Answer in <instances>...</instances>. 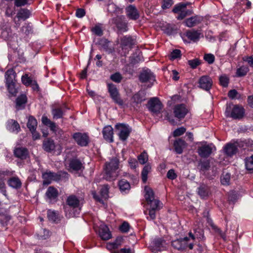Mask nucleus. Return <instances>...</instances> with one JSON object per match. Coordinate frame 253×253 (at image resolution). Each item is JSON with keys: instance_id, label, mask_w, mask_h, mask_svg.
Listing matches in <instances>:
<instances>
[{"instance_id": "1", "label": "nucleus", "mask_w": 253, "mask_h": 253, "mask_svg": "<svg viewBox=\"0 0 253 253\" xmlns=\"http://www.w3.org/2000/svg\"><path fill=\"white\" fill-rule=\"evenodd\" d=\"M119 159L117 157L112 158L109 162H106L103 178L107 181L115 180L119 175L117 170L119 169Z\"/></svg>"}, {"instance_id": "2", "label": "nucleus", "mask_w": 253, "mask_h": 253, "mask_svg": "<svg viewBox=\"0 0 253 253\" xmlns=\"http://www.w3.org/2000/svg\"><path fill=\"white\" fill-rule=\"evenodd\" d=\"M245 113L244 108L238 105H234L231 108L230 106H227L225 111L227 117H230L233 119L240 120L242 119Z\"/></svg>"}, {"instance_id": "3", "label": "nucleus", "mask_w": 253, "mask_h": 253, "mask_svg": "<svg viewBox=\"0 0 253 253\" xmlns=\"http://www.w3.org/2000/svg\"><path fill=\"white\" fill-rule=\"evenodd\" d=\"M108 92L113 101L120 106L124 105V101L121 98L120 94L116 86L113 84H108Z\"/></svg>"}, {"instance_id": "4", "label": "nucleus", "mask_w": 253, "mask_h": 253, "mask_svg": "<svg viewBox=\"0 0 253 253\" xmlns=\"http://www.w3.org/2000/svg\"><path fill=\"white\" fill-rule=\"evenodd\" d=\"M146 94L143 91H138L130 98V105L134 109L137 110L141 103L146 100Z\"/></svg>"}, {"instance_id": "5", "label": "nucleus", "mask_w": 253, "mask_h": 253, "mask_svg": "<svg viewBox=\"0 0 253 253\" xmlns=\"http://www.w3.org/2000/svg\"><path fill=\"white\" fill-rule=\"evenodd\" d=\"M63 175L65 177L67 176L68 174L67 172H64L55 173L49 171L43 173L42 177L45 180H46V183L49 184L52 180L59 181L61 180Z\"/></svg>"}, {"instance_id": "6", "label": "nucleus", "mask_w": 253, "mask_h": 253, "mask_svg": "<svg viewBox=\"0 0 253 253\" xmlns=\"http://www.w3.org/2000/svg\"><path fill=\"white\" fill-rule=\"evenodd\" d=\"M215 148L212 144L202 143L198 147L197 152L202 158H208L211 154L213 149Z\"/></svg>"}, {"instance_id": "7", "label": "nucleus", "mask_w": 253, "mask_h": 253, "mask_svg": "<svg viewBox=\"0 0 253 253\" xmlns=\"http://www.w3.org/2000/svg\"><path fill=\"white\" fill-rule=\"evenodd\" d=\"M148 108L149 111L158 114L163 108V105L160 100L157 97H153L150 99L148 102Z\"/></svg>"}, {"instance_id": "8", "label": "nucleus", "mask_w": 253, "mask_h": 253, "mask_svg": "<svg viewBox=\"0 0 253 253\" xmlns=\"http://www.w3.org/2000/svg\"><path fill=\"white\" fill-rule=\"evenodd\" d=\"M116 128L119 131L120 139L123 141L126 140L128 138L131 131V129L128 126L124 124H117Z\"/></svg>"}, {"instance_id": "9", "label": "nucleus", "mask_w": 253, "mask_h": 253, "mask_svg": "<svg viewBox=\"0 0 253 253\" xmlns=\"http://www.w3.org/2000/svg\"><path fill=\"white\" fill-rule=\"evenodd\" d=\"M73 138L79 145L82 147L87 146L89 141V137L85 133L76 132L73 135Z\"/></svg>"}, {"instance_id": "10", "label": "nucleus", "mask_w": 253, "mask_h": 253, "mask_svg": "<svg viewBox=\"0 0 253 253\" xmlns=\"http://www.w3.org/2000/svg\"><path fill=\"white\" fill-rule=\"evenodd\" d=\"M112 22L121 32H125L127 31V24L124 20L123 16H117L112 18Z\"/></svg>"}, {"instance_id": "11", "label": "nucleus", "mask_w": 253, "mask_h": 253, "mask_svg": "<svg viewBox=\"0 0 253 253\" xmlns=\"http://www.w3.org/2000/svg\"><path fill=\"white\" fill-rule=\"evenodd\" d=\"M166 241L162 238L155 239L152 242L151 250L154 253H157L166 250Z\"/></svg>"}, {"instance_id": "12", "label": "nucleus", "mask_w": 253, "mask_h": 253, "mask_svg": "<svg viewBox=\"0 0 253 253\" xmlns=\"http://www.w3.org/2000/svg\"><path fill=\"white\" fill-rule=\"evenodd\" d=\"M125 10L126 16L129 19L136 20L139 19L140 17L139 12L134 5H129L126 7Z\"/></svg>"}, {"instance_id": "13", "label": "nucleus", "mask_w": 253, "mask_h": 253, "mask_svg": "<svg viewBox=\"0 0 253 253\" xmlns=\"http://www.w3.org/2000/svg\"><path fill=\"white\" fill-rule=\"evenodd\" d=\"M139 80L142 83H149L151 87L153 83L155 81V76L152 72L149 70H145L143 71L140 75Z\"/></svg>"}, {"instance_id": "14", "label": "nucleus", "mask_w": 253, "mask_h": 253, "mask_svg": "<svg viewBox=\"0 0 253 253\" xmlns=\"http://www.w3.org/2000/svg\"><path fill=\"white\" fill-rule=\"evenodd\" d=\"M199 87L206 91H209L212 85V79L208 76H203L199 80Z\"/></svg>"}, {"instance_id": "15", "label": "nucleus", "mask_w": 253, "mask_h": 253, "mask_svg": "<svg viewBox=\"0 0 253 253\" xmlns=\"http://www.w3.org/2000/svg\"><path fill=\"white\" fill-rule=\"evenodd\" d=\"M188 113V110L184 104L176 105L173 108L174 117L178 119H181Z\"/></svg>"}, {"instance_id": "16", "label": "nucleus", "mask_w": 253, "mask_h": 253, "mask_svg": "<svg viewBox=\"0 0 253 253\" xmlns=\"http://www.w3.org/2000/svg\"><path fill=\"white\" fill-rule=\"evenodd\" d=\"M190 238L187 237L175 240L171 242V245L178 250H183L187 247L188 242Z\"/></svg>"}, {"instance_id": "17", "label": "nucleus", "mask_w": 253, "mask_h": 253, "mask_svg": "<svg viewBox=\"0 0 253 253\" xmlns=\"http://www.w3.org/2000/svg\"><path fill=\"white\" fill-rule=\"evenodd\" d=\"M69 167L70 171H78L84 169L81 161L77 159H71L69 164Z\"/></svg>"}, {"instance_id": "18", "label": "nucleus", "mask_w": 253, "mask_h": 253, "mask_svg": "<svg viewBox=\"0 0 253 253\" xmlns=\"http://www.w3.org/2000/svg\"><path fill=\"white\" fill-rule=\"evenodd\" d=\"M14 154L16 157L21 160H26L29 157V151L24 147L16 148L14 151Z\"/></svg>"}, {"instance_id": "19", "label": "nucleus", "mask_w": 253, "mask_h": 253, "mask_svg": "<svg viewBox=\"0 0 253 253\" xmlns=\"http://www.w3.org/2000/svg\"><path fill=\"white\" fill-rule=\"evenodd\" d=\"M45 195L49 202H54L56 201L57 198L58 196V192L57 190L53 187L50 186L48 188Z\"/></svg>"}, {"instance_id": "20", "label": "nucleus", "mask_w": 253, "mask_h": 253, "mask_svg": "<svg viewBox=\"0 0 253 253\" xmlns=\"http://www.w3.org/2000/svg\"><path fill=\"white\" fill-rule=\"evenodd\" d=\"M197 192L198 195L202 198H205L209 196L211 194L210 187L204 183L200 184L198 188Z\"/></svg>"}, {"instance_id": "21", "label": "nucleus", "mask_w": 253, "mask_h": 253, "mask_svg": "<svg viewBox=\"0 0 253 253\" xmlns=\"http://www.w3.org/2000/svg\"><path fill=\"white\" fill-rule=\"evenodd\" d=\"M237 150V145L235 143H228L224 147V153L226 155L230 157L235 155Z\"/></svg>"}, {"instance_id": "22", "label": "nucleus", "mask_w": 253, "mask_h": 253, "mask_svg": "<svg viewBox=\"0 0 253 253\" xmlns=\"http://www.w3.org/2000/svg\"><path fill=\"white\" fill-rule=\"evenodd\" d=\"M6 128L11 132H16L17 133L20 130V126L18 123L12 119L7 121Z\"/></svg>"}, {"instance_id": "23", "label": "nucleus", "mask_w": 253, "mask_h": 253, "mask_svg": "<svg viewBox=\"0 0 253 253\" xmlns=\"http://www.w3.org/2000/svg\"><path fill=\"white\" fill-rule=\"evenodd\" d=\"M99 234L103 240H108L112 237L111 232L106 225H103L100 227Z\"/></svg>"}, {"instance_id": "24", "label": "nucleus", "mask_w": 253, "mask_h": 253, "mask_svg": "<svg viewBox=\"0 0 253 253\" xmlns=\"http://www.w3.org/2000/svg\"><path fill=\"white\" fill-rule=\"evenodd\" d=\"M102 133L103 137L106 140L110 142H113V129L111 126H108L104 127Z\"/></svg>"}, {"instance_id": "25", "label": "nucleus", "mask_w": 253, "mask_h": 253, "mask_svg": "<svg viewBox=\"0 0 253 253\" xmlns=\"http://www.w3.org/2000/svg\"><path fill=\"white\" fill-rule=\"evenodd\" d=\"M42 148L44 151L50 153L54 151L55 148V145L54 141L50 139L47 138L43 141Z\"/></svg>"}, {"instance_id": "26", "label": "nucleus", "mask_w": 253, "mask_h": 253, "mask_svg": "<svg viewBox=\"0 0 253 253\" xmlns=\"http://www.w3.org/2000/svg\"><path fill=\"white\" fill-rule=\"evenodd\" d=\"M186 145V142L182 138H178L176 139L173 143L175 151L177 154H181L183 152V149L185 147Z\"/></svg>"}, {"instance_id": "27", "label": "nucleus", "mask_w": 253, "mask_h": 253, "mask_svg": "<svg viewBox=\"0 0 253 253\" xmlns=\"http://www.w3.org/2000/svg\"><path fill=\"white\" fill-rule=\"evenodd\" d=\"M201 21V17L198 15H196L187 18L185 20L184 23L186 26L188 27H192L199 24Z\"/></svg>"}, {"instance_id": "28", "label": "nucleus", "mask_w": 253, "mask_h": 253, "mask_svg": "<svg viewBox=\"0 0 253 253\" xmlns=\"http://www.w3.org/2000/svg\"><path fill=\"white\" fill-rule=\"evenodd\" d=\"M67 204L71 208H77L80 206V200L74 195L69 196L66 200Z\"/></svg>"}, {"instance_id": "29", "label": "nucleus", "mask_w": 253, "mask_h": 253, "mask_svg": "<svg viewBox=\"0 0 253 253\" xmlns=\"http://www.w3.org/2000/svg\"><path fill=\"white\" fill-rule=\"evenodd\" d=\"M42 122L44 125L49 127L50 129L53 132H55L57 131L58 127L55 123L51 121L46 116L43 115L42 116Z\"/></svg>"}, {"instance_id": "30", "label": "nucleus", "mask_w": 253, "mask_h": 253, "mask_svg": "<svg viewBox=\"0 0 253 253\" xmlns=\"http://www.w3.org/2000/svg\"><path fill=\"white\" fill-rule=\"evenodd\" d=\"M201 33L196 30H191L186 32V36L190 41L196 42L199 41Z\"/></svg>"}, {"instance_id": "31", "label": "nucleus", "mask_w": 253, "mask_h": 253, "mask_svg": "<svg viewBox=\"0 0 253 253\" xmlns=\"http://www.w3.org/2000/svg\"><path fill=\"white\" fill-rule=\"evenodd\" d=\"M27 102V97L24 94L18 96L16 100V108L17 110H21L25 108Z\"/></svg>"}, {"instance_id": "32", "label": "nucleus", "mask_w": 253, "mask_h": 253, "mask_svg": "<svg viewBox=\"0 0 253 253\" xmlns=\"http://www.w3.org/2000/svg\"><path fill=\"white\" fill-rule=\"evenodd\" d=\"M210 168L209 160H200L198 163V169L202 173H205Z\"/></svg>"}, {"instance_id": "33", "label": "nucleus", "mask_w": 253, "mask_h": 253, "mask_svg": "<svg viewBox=\"0 0 253 253\" xmlns=\"http://www.w3.org/2000/svg\"><path fill=\"white\" fill-rule=\"evenodd\" d=\"M16 73L12 69L8 70L5 73L6 84L14 83Z\"/></svg>"}, {"instance_id": "34", "label": "nucleus", "mask_w": 253, "mask_h": 253, "mask_svg": "<svg viewBox=\"0 0 253 253\" xmlns=\"http://www.w3.org/2000/svg\"><path fill=\"white\" fill-rule=\"evenodd\" d=\"M99 45L102 48L108 53H111L113 51V49L109 46L110 42L106 39H101L99 42Z\"/></svg>"}, {"instance_id": "35", "label": "nucleus", "mask_w": 253, "mask_h": 253, "mask_svg": "<svg viewBox=\"0 0 253 253\" xmlns=\"http://www.w3.org/2000/svg\"><path fill=\"white\" fill-rule=\"evenodd\" d=\"M118 186L120 190L122 192H127L130 188L129 183L126 180L124 179L119 181Z\"/></svg>"}, {"instance_id": "36", "label": "nucleus", "mask_w": 253, "mask_h": 253, "mask_svg": "<svg viewBox=\"0 0 253 253\" xmlns=\"http://www.w3.org/2000/svg\"><path fill=\"white\" fill-rule=\"evenodd\" d=\"M27 126L30 131L35 130L37 126L36 119L33 116L29 117Z\"/></svg>"}, {"instance_id": "37", "label": "nucleus", "mask_w": 253, "mask_h": 253, "mask_svg": "<svg viewBox=\"0 0 253 253\" xmlns=\"http://www.w3.org/2000/svg\"><path fill=\"white\" fill-rule=\"evenodd\" d=\"M8 185L14 188H19L21 186V182L17 177H12L8 181Z\"/></svg>"}, {"instance_id": "38", "label": "nucleus", "mask_w": 253, "mask_h": 253, "mask_svg": "<svg viewBox=\"0 0 253 253\" xmlns=\"http://www.w3.org/2000/svg\"><path fill=\"white\" fill-rule=\"evenodd\" d=\"M30 15V12L27 9H21L17 13V17L19 19L25 20L28 18Z\"/></svg>"}, {"instance_id": "39", "label": "nucleus", "mask_w": 253, "mask_h": 253, "mask_svg": "<svg viewBox=\"0 0 253 253\" xmlns=\"http://www.w3.org/2000/svg\"><path fill=\"white\" fill-rule=\"evenodd\" d=\"M189 237L191 238L192 240H194L196 238L203 240L205 238L204 235V231L201 229H199L198 231L196 230L195 231L194 234H193L191 232H189Z\"/></svg>"}, {"instance_id": "40", "label": "nucleus", "mask_w": 253, "mask_h": 253, "mask_svg": "<svg viewBox=\"0 0 253 253\" xmlns=\"http://www.w3.org/2000/svg\"><path fill=\"white\" fill-rule=\"evenodd\" d=\"M151 169V167L150 165H146L143 169L141 172V177L142 181L145 183L147 180V175Z\"/></svg>"}, {"instance_id": "41", "label": "nucleus", "mask_w": 253, "mask_h": 253, "mask_svg": "<svg viewBox=\"0 0 253 253\" xmlns=\"http://www.w3.org/2000/svg\"><path fill=\"white\" fill-rule=\"evenodd\" d=\"M107 10L109 12L115 14H119L121 10V9L114 3L108 4Z\"/></svg>"}, {"instance_id": "42", "label": "nucleus", "mask_w": 253, "mask_h": 253, "mask_svg": "<svg viewBox=\"0 0 253 253\" xmlns=\"http://www.w3.org/2000/svg\"><path fill=\"white\" fill-rule=\"evenodd\" d=\"M121 44L122 46H130L132 44L131 37L124 36L121 39Z\"/></svg>"}, {"instance_id": "43", "label": "nucleus", "mask_w": 253, "mask_h": 253, "mask_svg": "<svg viewBox=\"0 0 253 253\" xmlns=\"http://www.w3.org/2000/svg\"><path fill=\"white\" fill-rule=\"evenodd\" d=\"M189 3H180L175 5L172 9V11L175 13H179L183 10L185 9L186 6L189 5Z\"/></svg>"}, {"instance_id": "44", "label": "nucleus", "mask_w": 253, "mask_h": 253, "mask_svg": "<svg viewBox=\"0 0 253 253\" xmlns=\"http://www.w3.org/2000/svg\"><path fill=\"white\" fill-rule=\"evenodd\" d=\"M123 238L122 237H118L115 241L109 244L111 249H116L118 248L123 243Z\"/></svg>"}, {"instance_id": "45", "label": "nucleus", "mask_w": 253, "mask_h": 253, "mask_svg": "<svg viewBox=\"0 0 253 253\" xmlns=\"http://www.w3.org/2000/svg\"><path fill=\"white\" fill-rule=\"evenodd\" d=\"M51 113L53 118L56 119L61 118L63 115V111L59 107L52 109Z\"/></svg>"}, {"instance_id": "46", "label": "nucleus", "mask_w": 253, "mask_h": 253, "mask_svg": "<svg viewBox=\"0 0 253 253\" xmlns=\"http://www.w3.org/2000/svg\"><path fill=\"white\" fill-rule=\"evenodd\" d=\"M146 194L145 197L147 203L152 201V200H156L154 199V194L153 190L151 188H145Z\"/></svg>"}, {"instance_id": "47", "label": "nucleus", "mask_w": 253, "mask_h": 253, "mask_svg": "<svg viewBox=\"0 0 253 253\" xmlns=\"http://www.w3.org/2000/svg\"><path fill=\"white\" fill-rule=\"evenodd\" d=\"M148 204L150 205V210H153L157 211L161 209L160 201L158 200H152V201L148 203Z\"/></svg>"}, {"instance_id": "48", "label": "nucleus", "mask_w": 253, "mask_h": 253, "mask_svg": "<svg viewBox=\"0 0 253 253\" xmlns=\"http://www.w3.org/2000/svg\"><path fill=\"white\" fill-rule=\"evenodd\" d=\"M22 83L26 86L31 85L35 80H32L27 74L23 75L21 78Z\"/></svg>"}, {"instance_id": "49", "label": "nucleus", "mask_w": 253, "mask_h": 253, "mask_svg": "<svg viewBox=\"0 0 253 253\" xmlns=\"http://www.w3.org/2000/svg\"><path fill=\"white\" fill-rule=\"evenodd\" d=\"M47 217L49 220L53 222H57L58 219V214L55 211L51 210L47 211Z\"/></svg>"}, {"instance_id": "50", "label": "nucleus", "mask_w": 253, "mask_h": 253, "mask_svg": "<svg viewBox=\"0 0 253 253\" xmlns=\"http://www.w3.org/2000/svg\"><path fill=\"white\" fill-rule=\"evenodd\" d=\"M246 168L248 170H253V155L245 160Z\"/></svg>"}, {"instance_id": "51", "label": "nucleus", "mask_w": 253, "mask_h": 253, "mask_svg": "<svg viewBox=\"0 0 253 253\" xmlns=\"http://www.w3.org/2000/svg\"><path fill=\"white\" fill-rule=\"evenodd\" d=\"M91 32L96 36H101L103 34V30L99 25H96L91 28Z\"/></svg>"}, {"instance_id": "52", "label": "nucleus", "mask_w": 253, "mask_h": 253, "mask_svg": "<svg viewBox=\"0 0 253 253\" xmlns=\"http://www.w3.org/2000/svg\"><path fill=\"white\" fill-rule=\"evenodd\" d=\"M148 160L147 153L145 152H142L138 156V160L140 164L143 165L145 164Z\"/></svg>"}, {"instance_id": "53", "label": "nucleus", "mask_w": 253, "mask_h": 253, "mask_svg": "<svg viewBox=\"0 0 253 253\" xmlns=\"http://www.w3.org/2000/svg\"><path fill=\"white\" fill-rule=\"evenodd\" d=\"M109 187L107 185H103L100 191L101 197L106 199L108 198Z\"/></svg>"}, {"instance_id": "54", "label": "nucleus", "mask_w": 253, "mask_h": 253, "mask_svg": "<svg viewBox=\"0 0 253 253\" xmlns=\"http://www.w3.org/2000/svg\"><path fill=\"white\" fill-rule=\"evenodd\" d=\"M193 13V11L191 10H186L185 9L179 13L178 16L177 17L178 20H182L187 15H191Z\"/></svg>"}, {"instance_id": "55", "label": "nucleus", "mask_w": 253, "mask_h": 253, "mask_svg": "<svg viewBox=\"0 0 253 253\" xmlns=\"http://www.w3.org/2000/svg\"><path fill=\"white\" fill-rule=\"evenodd\" d=\"M229 78L226 75H222L219 77L220 84L223 87H227L229 84Z\"/></svg>"}, {"instance_id": "56", "label": "nucleus", "mask_w": 253, "mask_h": 253, "mask_svg": "<svg viewBox=\"0 0 253 253\" xmlns=\"http://www.w3.org/2000/svg\"><path fill=\"white\" fill-rule=\"evenodd\" d=\"M32 27L29 25H26L22 27L20 31L23 34L27 36L32 33Z\"/></svg>"}, {"instance_id": "57", "label": "nucleus", "mask_w": 253, "mask_h": 253, "mask_svg": "<svg viewBox=\"0 0 253 253\" xmlns=\"http://www.w3.org/2000/svg\"><path fill=\"white\" fill-rule=\"evenodd\" d=\"M110 79L113 81L119 83L121 82L123 77L120 73L117 72L111 75L110 76Z\"/></svg>"}, {"instance_id": "58", "label": "nucleus", "mask_w": 253, "mask_h": 253, "mask_svg": "<svg viewBox=\"0 0 253 253\" xmlns=\"http://www.w3.org/2000/svg\"><path fill=\"white\" fill-rule=\"evenodd\" d=\"M230 179V174L228 173L223 174L221 177V182L223 185H228Z\"/></svg>"}, {"instance_id": "59", "label": "nucleus", "mask_w": 253, "mask_h": 253, "mask_svg": "<svg viewBox=\"0 0 253 253\" xmlns=\"http://www.w3.org/2000/svg\"><path fill=\"white\" fill-rule=\"evenodd\" d=\"M6 84L9 92L12 95L15 96L17 93V90L15 88V84L11 83Z\"/></svg>"}, {"instance_id": "60", "label": "nucleus", "mask_w": 253, "mask_h": 253, "mask_svg": "<svg viewBox=\"0 0 253 253\" xmlns=\"http://www.w3.org/2000/svg\"><path fill=\"white\" fill-rule=\"evenodd\" d=\"M204 60L209 64H212L215 60L214 56L211 53L205 54L204 57Z\"/></svg>"}, {"instance_id": "61", "label": "nucleus", "mask_w": 253, "mask_h": 253, "mask_svg": "<svg viewBox=\"0 0 253 253\" xmlns=\"http://www.w3.org/2000/svg\"><path fill=\"white\" fill-rule=\"evenodd\" d=\"M248 72V69L247 67H241L237 69L236 74L239 77L245 76Z\"/></svg>"}, {"instance_id": "62", "label": "nucleus", "mask_w": 253, "mask_h": 253, "mask_svg": "<svg viewBox=\"0 0 253 253\" xmlns=\"http://www.w3.org/2000/svg\"><path fill=\"white\" fill-rule=\"evenodd\" d=\"M181 56V51L179 49H174L171 52L170 55V59L174 60L178 58H180Z\"/></svg>"}, {"instance_id": "63", "label": "nucleus", "mask_w": 253, "mask_h": 253, "mask_svg": "<svg viewBox=\"0 0 253 253\" xmlns=\"http://www.w3.org/2000/svg\"><path fill=\"white\" fill-rule=\"evenodd\" d=\"M189 65L193 69L197 68V67L201 64L200 61L197 59L190 60L188 61Z\"/></svg>"}, {"instance_id": "64", "label": "nucleus", "mask_w": 253, "mask_h": 253, "mask_svg": "<svg viewBox=\"0 0 253 253\" xmlns=\"http://www.w3.org/2000/svg\"><path fill=\"white\" fill-rule=\"evenodd\" d=\"M186 131V128L184 127H179L176 129L173 133V136L176 137L182 135Z\"/></svg>"}]
</instances>
